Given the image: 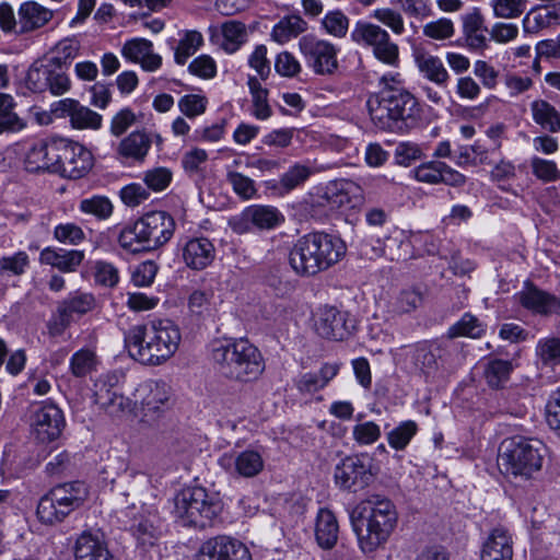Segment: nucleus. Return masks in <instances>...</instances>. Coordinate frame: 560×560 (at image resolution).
I'll list each match as a JSON object with an SVG mask.
<instances>
[{
    "mask_svg": "<svg viewBox=\"0 0 560 560\" xmlns=\"http://www.w3.org/2000/svg\"><path fill=\"white\" fill-rule=\"evenodd\" d=\"M182 340L179 327L168 318H153L125 332L129 355L145 365H160L172 358Z\"/></svg>",
    "mask_w": 560,
    "mask_h": 560,
    "instance_id": "obj_1",
    "label": "nucleus"
},
{
    "mask_svg": "<svg viewBox=\"0 0 560 560\" xmlns=\"http://www.w3.org/2000/svg\"><path fill=\"white\" fill-rule=\"evenodd\" d=\"M347 246L338 236L313 232L296 240L289 253V265L301 277H313L338 264Z\"/></svg>",
    "mask_w": 560,
    "mask_h": 560,
    "instance_id": "obj_2",
    "label": "nucleus"
},
{
    "mask_svg": "<svg viewBox=\"0 0 560 560\" xmlns=\"http://www.w3.org/2000/svg\"><path fill=\"white\" fill-rule=\"evenodd\" d=\"M210 357L218 372L233 382H255L266 369L262 353L247 339L214 340Z\"/></svg>",
    "mask_w": 560,
    "mask_h": 560,
    "instance_id": "obj_3",
    "label": "nucleus"
},
{
    "mask_svg": "<svg viewBox=\"0 0 560 560\" xmlns=\"http://www.w3.org/2000/svg\"><path fill=\"white\" fill-rule=\"evenodd\" d=\"M355 532L364 553L374 552L386 544L398 523L396 505L388 498L372 494L357 506Z\"/></svg>",
    "mask_w": 560,
    "mask_h": 560,
    "instance_id": "obj_4",
    "label": "nucleus"
},
{
    "mask_svg": "<svg viewBox=\"0 0 560 560\" xmlns=\"http://www.w3.org/2000/svg\"><path fill=\"white\" fill-rule=\"evenodd\" d=\"M366 105L374 126L390 132L408 131L419 113L415 96L402 89H384L371 95Z\"/></svg>",
    "mask_w": 560,
    "mask_h": 560,
    "instance_id": "obj_5",
    "label": "nucleus"
},
{
    "mask_svg": "<svg viewBox=\"0 0 560 560\" xmlns=\"http://www.w3.org/2000/svg\"><path fill=\"white\" fill-rule=\"evenodd\" d=\"M175 229V220L170 213L151 211L124 226L117 241L119 246L130 254L153 252L171 241Z\"/></svg>",
    "mask_w": 560,
    "mask_h": 560,
    "instance_id": "obj_6",
    "label": "nucleus"
},
{
    "mask_svg": "<svg viewBox=\"0 0 560 560\" xmlns=\"http://www.w3.org/2000/svg\"><path fill=\"white\" fill-rule=\"evenodd\" d=\"M88 495V487L82 481L57 485L39 499L36 508L37 520L49 526L60 524L83 505Z\"/></svg>",
    "mask_w": 560,
    "mask_h": 560,
    "instance_id": "obj_7",
    "label": "nucleus"
},
{
    "mask_svg": "<svg viewBox=\"0 0 560 560\" xmlns=\"http://www.w3.org/2000/svg\"><path fill=\"white\" fill-rule=\"evenodd\" d=\"M544 445L523 436H513L502 442L499 450L500 469L515 477L529 479L542 467Z\"/></svg>",
    "mask_w": 560,
    "mask_h": 560,
    "instance_id": "obj_8",
    "label": "nucleus"
},
{
    "mask_svg": "<svg viewBox=\"0 0 560 560\" xmlns=\"http://www.w3.org/2000/svg\"><path fill=\"white\" fill-rule=\"evenodd\" d=\"M298 46L306 66L315 74L331 75L337 71L339 49L332 43L308 34L299 39Z\"/></svg>",
    "mask_w": 560,
    "mask_h": 560,
    "instance_id": "obj_9",
    "label": "nucleus"
},
{
    "mask_svg": "<svg viewBox=\"0 0 560 560\" xmlns=\"http://www.w3.org/2000/svg\"><path fill=\"white\" fill-rule=\"evenodd\" d=\"M116 375H105L95 383L94 401L112 418H121L130 413L136 402L125 397L117 387Z\"/></svg>",
    "mask_w": 560,
    "mask_h": 560,
    "instance_id": "obj_10",
    "label": "nucleus"
},
{
    "mask_svg": "<svg viewBox=\"0 0 560 560\" xmlns=\"http://www.w3.org/2000/svg\"><path fill=\"white\" fill-rule=\"evenodd\" d=\"M57 174L77 179L84 176L93 166L92 153L82 144L60 139Z\"/></svg>",
    "mask_w": 560,
    "mask_h": 560,
    "instance_id": "obj_11",
    "label": "nucleus"
},
{
    "mask_svg": "<svg viewBox=\"0 0 560 560\" xmlns=\"http://www.w3.org/2000/svg\"><path fill=\"white\" fill-rule=\"evenodd\" d=\"M135 402L142 407L143 417H160L170 407L171 387L163 381H145L135 390Z\"/></svg>",
    "mask_w": 560,
    "mask_h": 560,
    "instance_id": "obj_12",
    "label": "nucleus"
},
{
    "mask_svg": "<svg viewBox=\"0 0 560 560\" xmlns=\"http://www.w3.org/2000/svg\"><path fill=\"white\" fill-rule=\"evenodd\" d=\"M32 433L42 443L58 439L65 427L62 411L52 404L36 408L31 418Z\"/></svg>",
    "mask_w": 560,
    "mask_h": 560,
    "instance_id": "obj_13",
    "label": "nucleus"
},
{
    "mask_svg": "<svg viewBox=\"0 0 560 560\" xmlns=\"http://www.w3.org/2000/svg\"><path fill=\"white\" fill-rule=\"evenodd\" d=\"M334 478L340 489L358 491L370 483L372 474L364 458L348 456L336 466Z\"/></svg>",
    "mask_w": 560,
    "mask_h": 560,
    "instance_id": "obj_14",
    "label": "nucleus"
},
{
    "mask_svg": "<svg viewBox=\"0 0 560 560\" xmlns=\"http://www.w3.org/2000/svg\"><path fill=\"white\" fill-rule=\"evenodd\" d=\"M197 560H252V555L242 541L217 536L201 545Z\"/></svg>",
    "mask_w": 560,
    "mask_h": 560,
    "instance_id": "obj_15",
    "label": "nucleus"
},
{
    "mask_svg": "<svg viewBox=\"0 0 560 560\" xmlns=\"http://www.w3.org/2000/svg\"><path fill=\"white\" fill-rule=\"evenodd\" d=\"M60 139H45L35 142L25 153L24 166L31 173H56Z\"/></svg>",
    "mask_w": 560,
    "mask_h": 560,
    "instance_id": "obj_16",
    "label": "nucleus"
},
{
    "mask_svg": "<svg viewBox=\"0 0 560 560\" xmlns=\"http://www.w3.org/2000/svg\"><path fill=\"white\" fill-rule=\"evenodd\" d=\"M517 302L527 311L548 316L560 312V300L530 281L524 282L523 289L515 294Z\"/></svg>",
    "mask_w": 560,
    "mask_h": 560,
    "instance_id": "obj_17",
    "label": "nucleus"
},
{
    "mask_svg": "<svg viewBox=\"0 0 560 560\" xmlns=\"http://www.w3.org/2000/svg\"><path fill=\"white\" fill-rule=\"evenodd\" d=\"M220 465L232 475L252 478L260 474L265 466L262 454L253 448L224 454Z\"/></svg>",
    "mask_w": 560,
    "mask_h": 560,
    "instance_id": "obj_18",
    "label": "nucleus"
},
{
    "mask_svg": "<svg viewBox=\"0 0 560 560\" xmlns=\"http://www.w3.org/2000/svg\"><path fill=\"white\" fill-rule=\"evenodd\" d=\"M314 328L317 335L330 340H343L350 334L346 314L332 306L318 308Z\"/></svg>",
    "mask_w": 560,
    "mask_h": 560,
    "instance_id": "obj_19",
    "label": "nucleus"
},
{
    "mask_svg": "<svg viewBox=\"0 0 560 560\" xmlns=\"http://www.w3.org/2000/svg\"><path fill=\"white\" fill-rule=\"evenodd\" d=\"M412 174L418 182L430 185L442 183L459 187L466 183V177L462 173L440 161L422 163L412 170Z\"/></svg>",
    "mask_w": 560,
    "mask_h": 560,
    "instance_id": "obj_20",
    "label": "nucleus"
},
{
    "mask_svg": "<svg viewBox=\"0 0 560 560\" xmlns=\"http://www.w3.org/2000/svg\"><path fill=\"white\" fill-rule=\"evenodd\" d=\"M60 117H69L71 126L75 129L96 130L102 126V115L81 105L73 98H63L55 104L52 109Z\"/></svg>",
    "mask_w": 560,
    "mask_h": 560,
    "instance_id": "obj_21",
    "label": "nucleus"
},
{
    "mask_svg": "<svg viewBox=\"0 0 560 560\" xmlns=\"http://www.w3.org/2000/svg\"><path fill=\"white\" fill-rule=\"evenodd\" d=\"M75 560H117L104 537L97 533H81L73 547Z\"/></svg>",
    "mask_w": 560,
    "mask_h": 560,
    "instance_id": "obj_22",
    "label": "nucleus"
},
{
    "mask_svg": "<svg viewBox=\"0 0 560 560\" xmlns=\"http://www.w3.org/2000/svg\"><path fill=\"white\" fill-rule=\"evenodd\" d=\"M215 258V248L207 237H194L182 247V259L191 270H203Z\"/></svg>",
    "mask_w": 560,
    "mask_h": 560,
    "instance_id": "obj_23",
    "label": "nucleus"
},
{
    "mask_svg": "<svg viewBox=\"0 0 560 560\" xmlns=\"http://www.w3.org/2000/svg\"><path fill=\"white\" fill-rule=\"evenodd\" d=\"M523 28L526 33H537L540 30L553 28L560 25V0L539 4L526 13L523 19Z\"/></svg>",
    "mask_w": 560,
    "mask_h": 560,
    "instance_id": "obj_24",
    "label": "nucleus"
},
{
    "mask_svg": "<svg viewBox=\"0 0 560 560\" xmlns=\"http://www.w3.org/2000/svg\"><path fill=\"white\" fill-rule=\"evenodd\" d=\"M513 538L504 527L493 528L481 548V560H512Z\"/></svg>",
    "mask_w": 560,
    "mask_h": 560,
    "instance_id": "obj_25",
    "label": "nucleus"
},
{
    "mask_svg": "<svg viewBox=\"0 0 560 560\" xmlns=\"http://www.w3.org/2000/svg\"><path fill=\"white\" fill-rule=\"evenodd\" d=\"M152 42L145 38H132L121 48L122 56L133 62H140L145 71H155L162 65L160 55L153 52Z\"/></svg>",
    "mask_w": 560,
    "mask_h": 560,
    "instance_id": "obj_26",
    "label": "nucleus"
},
{
    "mask_svg": "<svg viewBox=\"0 0 560 560\" xmlns=\"http://www.w3.org/2000/svg\"><path fill=\"white\" fill-rule=\"evenodd\" d=\"M18 16L16 33H28L45 26L52 19L54 12L35 1H27L20 5Z\"/></svg>",
    "mask_w": 560,
    "mask_h": 560,
    "instance_id": "obj_27",
    "label": "nucleus"
},
{
    "mask_svg": "<svg viewBox=\"0 0 560 560\" xmlns=\"http://www.w3.org/2000/svg\"><path fill=\"white\" fill-rule=\"evenodd\" d=\"M84 259L82 250H67L62 248L46 247L39 254V261L49 265L62 272H73Z\"/></svg>",
    "mask_w": 560,
    "mask_h": 560,
    "instance_id": "obj_28",
    "label": "nucleus"
},
{
    "mask_svg": "<svg viewBox=\"0 0 560 560\" xmlns=\"http://www.w3.org/2000/svg\"><path fill=\"white\" fill-rule=\"evenodd\" d=\"M151 144V138L147 132L133 131L119 142L117 154L126 161L143 162Z\"/></svg>",
    "mask_w": 560,
    "mask_h": 560,
    "instance_id": "obj_29",
    "label": "nucleus"
},
{
    "mask_svg": "<svg viewBox=\"0 0 560 560\" xmlns=\"http://www.w3.org/2000/svg\"><path fill=\"white\" fill-rule=\"evenodd\" d=\"M197 487L187 488L179 491L174 498V517L183 526L198 527V508L195 499L197 498Z\"/></svg>",
    "mask_w": 560,
    "mask_h": 560,
    "instance_id": "obj_30",
    "label": "nucleus"
},
{
    "mask_svg": "<svg viewBox=\"0 0 560 560\" xmlns=\"http://www.w3.org/2000/svg\"><path fill=\"white\" fill-rule=\"evenodd\" d=\"M339 534V524L335 514L328 509H320L315 522V538L323 549H331Z\"/></svg>",
    "mask_w": 560,
    "mask_h": 560,
    "instance_id": "obj_31",
    "label": "nucleus"
},
{
    "mask_svg": "<svg viewBox=\"0 0 560 560\" xmlns=\"http://www.w3.org/2000/svg\"><path fill=\"white\" fill-rule=\"evenodd\" d=\"M463 33L467 45L472 49H483L487 47V27L485 26V19L478 9L466 13L462 18Z\"/></svg>",
    "mask_w": 560,
    "mask_h": 560,
    "instance_id": "obj_32",
    "label": "nucleus"
},
{
    "mask_svg": "<svg viewBox=\"0 0 560 560\" xmlns=\"http://www.w3.org/2000/svg\"><path fill=\"white\" fill-rule=\"evenodd\" d=\"M443 349L440 343L424 342L416 347L412 354L415 366L425 376H434L439 370L438 359L442 358Z\"/></svg>",
    "mask_w": 560,
    "mask_h": 560,
    "instance_id": "obj_33",
    "label": "nucleus"
},
{
    "mask_svg": "<svg viewBox=\"0 0 560 560\" xmlns=\"http://www.w3.org/2000/svg\"><path fill=\"white\" fill-rule=\"evenodd\" d=\"M339 365L325 363L317 372L301 374L296 381V388L303 394H313L323 389L338 373Z\"/></svg>",
    "mask_w": 560,
    "mask_h": 560,
    "instance_id": "obj_34",
    "label": "nucleus"
},
{
    "mask_svg": "<svg viewBox=\"0 0 560 560\" xmlns=\"http://www.w3.org/2000/svg\"><path fill=\"white\" fill-rule=\"evenodd\" d=\"M415 62L420 73L440 86L446 85L450 75L442 60L423 50L416 51Z\"/></svg>",
    "mask_w": 560,
    "mask_h": 560,
    "instance_id": "obj_35",
    "label": "nucleus"
},
{
    "mask_svg": "<svg viewBox=\"0 0 560 560\" xmlns=\"http://www.w3.org/2000/svg\"><path fill=\"white\" fill-rule=\"evenodd\" d=\"M532 119L542 130L550 133L560 132V113L545 100H535L530 103Z\"/></svg>",
    "mask_w": 560,
    "mask_h": 560,
    "instance_id": "obj_36",
    "label": "nucleus"
},
{
    "mask_svg": "<svg viewBox=\"0 0 560 560\" xmlns=\"http://www.w3.org/2000/svg\"><path fill=\"white\" fill-rule=\"evenodd\" d=\"M198 528L211 526L223 510L222 501L215 495L209 494L205 488L197 487Z\"/></svg>",
    "mask_w": 560,
    "mask_h": 560,
    "instance_id": "obj_37",
    "label": "nucleus"
},
{
    "mask_svg": "<svg viewBox=\"0 0 560 560\" xmlns=\"http://www.w3.org/2000/svg\"><path fill=\"white\" fill-rule=\"evenodd\" d=\"M16 102L11 94L0 93V135L19 132L27 127L26 120L15 112Z\"/></svg>",
    "mask_w": 560,
    "mask_h": 560,
    "instance_id": "obj_38",
    "label": "nucleus"
},
{
    "mask_svg": "<svg viewBox=\"0 0 560 560\" xmlns=\"http://www.w3.org/2000/svg\"><path fill=\"white\" fill-rule=\"evenodd\" d=\"M307 30V22L300 15H287L279 20L272 27L270 37L276 43L283 45Z\"/></svg>",
    "mask_w": 560,
    "mask_h": 560,
    "instance_id": "obj_39",
    "label": "nucleus"
},
{
    "mask_svg": "<svg viewBox=\"0 0 560 560\" xmlns=\"http://www.w3.org/2000/svg\"><path fill=\"white\" fill-rule=\"evenodd\" d=\"M388 32L377 24L359 21L351 31V39L355 44L373 49L376 45L386 39Z\"/></svg>",
    "mask_w": 560,
    "mask_h": 560,
    "instance_id": "obj_40",
    "label": "nucleus"
},
{
    "mask_svg": "<svg viewBox=\"0 0 560 560\" xmlns=\"http://www.w3.org/2000/svg\"><path fill=\"white\" fill-rule=\"evenodd\" d=\"M388 32L377 24L359 21L351 31V39L355 44L373 49L376 45L386 39Z\"/></svg>",
    "mask_w": 560,
    "mask_h": 560,
    "instance_id": "obj_41",
    "label": "nucleus"
},
{
    "mask_svg": "<svg viewBox=\"0 0 560 560\" xmlns=\"http://www.w3.org/2000/svg\"><path fill=\"white\" fill-rule=\"evenodd\" d=\"M248 208L252 213L254 229L260 231L273 230L284 221L283 214L276 207L253 205Z\"/></svg>",
    "mask_w": 560,
    "mask_h": 560,
    "instance_id": "obj_42",
    "label": "nucleus"
},
{
    "mask_svg": "<svg viewBox=\"0 0 560 560\" xmlns=\"http://www.w3.org/2000/svg\"><path fill=\"white\" fill-rule=\"evenodd\" d=\"M81 50V42L75 36L60 39L51 49L49 62L56 66H69L77 58Z\"/></svg>",
    "mask_w": 560,
    "mask_h": 560,
    "instance_id": "obj_43",
    "label": "nucleus"
},
{
    "mask_svg": "<svg viewBox=\"0 0 560 560\" xmlns=\"http://www.w3.org/2000/svg\"><path fill=\"white\" fill-rule=\"evenodd\" d=\"M222 47L229 54H234L247 39L246 26L240 21H226L222 24Z\"/></svg>",
    "mask_w": 560,
    "mask_h": 560,
    "instance_id": "obj_44",
    "label": "nucleus"
},
{
    "mask_svg": "<svg viewBox=\"0 0 560 560\" xmlns=\"http://www.w3.org/2000/svg\"><path fill=\"white\" fill-rule=\"evenodd\" d=\"M485 325L472 314L465 313L462 318L448 328L450 338H480L485 334Z\"/></svg>",
    "mask_w": 560,
    "mask_h": 560,
    "instance_id": "obj_45",
    "label": "nucleus"
},
{
    "mask_svg": "<svg viewBox=\"0 0 560 560\" xmlns=\"http://www.w3.org/2000/svg\"><path fill=\"white\" fill-rule=\"evenodd\" d=\"M512 371L513 365L511 361L491 359L486 365L485 377L490 387L500 388L509 381Z\"/></svg>",
    "mask_w": 560,
    "mask_h": 560,
    "instance_id": "obj_46",
    "label": "nucleus"
},
{
    "mask_svg": "<svg viewBox=\"0 0 560 560\" xmlns=\"http://www.w3.org/2000/svg\"><path fill=\"white\" fill-rule=\"evenodd\" d=\"M133 534L141 545L153 546L161 536L159 517L155 514L141 517V520L133 525Z\"/></svg>",
    "mask_w": 560,
    "mask_h": 560,
    "instance_id": "obj_47",
    "label": "nucleus"
},
{
    "mask_svg": "<svg viewBox=\"0 0 560 560\" xmlns=\"http://www.w3.org/2000/svg\"><path fill=\"white\" fill-rule=\"evenodd\" d=\"M79 210L89 215H93L98 220H106L113 214L114 206L112 201L100 195L83 198L79 202Z\"/></svg>",
    "mask_w": 560,
    "mask_h": 560,
    "instance_id": "obj_48",
    "label": "nucleus"
},
{
    "mask_svg": "<svg viewBox=\"0 0 560 560\" xmlns=\"http://www.w3.org/2000/svg\"><path fill=\"white\" fill-rule=\"evenodd\" d=\"M417 432L418 424L413 420L402 421L387 433L388 445L396 451H402Z\"/></svg>",
    "mask_w": 560,
    "mask_h": 560,
    "instance_id": "obj_49",
    "label": "nucleus"
},
{
    "mask_svg": "<svg viewBox=\"0 0 560 560\" xmlns=\"http://www.w3.org/2000/svg\"><path fill=\"white\" fill-rule=\"evenodd\" d=\"M60 304L66 307L67 312L73 317V315L82 316L93 311L96 306V301L91 293L74 292L60 301Z\"/></svg>",
    "mask_w": 560,
    "mask_h": 560,
    "instance_id": "obj_50",
    "label": "nucleus"
},
{
    "mask_svg": "<svg viewBox=\"0 0 560 560\" xmlns=\"http://www.w3.org/2000/svg\"><path fill=\"white\" fill-rule=\"evenodd\" d=\"M422 303V295L418 290L406 289L400 291L389 303L390 312L397 315L410 313Z\"/></svg>",
    "mask_w": 560,
    "mask_h": 560,
    "instance_id": "obj_51",
    "label": "nucleus"
},
{
    "mask_svg": "<svg viewBox=\"0 0 560 560\" xmlns=\"http://www.w3.org/2000/svg\"><path fill=\"white\" fill-rule=\"evenodd\" d=\"M203 44L202 35L197 31L186 32L183 38L178 42L175 49V62L177 65H185L190 56H192Z\"/></svg>",
    "mask_w": 560,
    "mask_h": 560,
    "instance_id": "obj_52",
    "label": "nucleus"
},
{
    "mask_svg": "<svg viewBox=\"0 0 560 560\" xmlns=\"http://www.w3.org/2000/svg\"><path fill=\"white\" fill-rule=\"evenodd\" d=\"M349 24V18L340 10L327 12L320 21L323 30L336 38H343L347 35Z\"/></svg>",
    "mask_w": 560,
    "mask_h": 560,
    "instance_id": "obj_53",
    "label": "nucleus"
},
{
    "mask_svg": "<svg viewBox=\"0 0 560 560\" xmlns=\"http://www.w3.org/2000/svg\"><path fill=\"white\" fill-rule=\"evenodd\" d=\"M528 0H491L490 7L497 19H517L527 8Z\"/></svg>",
    "mask_w": 560,
    "mask_h": 560,
    "instance_id": "obj_54",
    "label": "nucleus"
},
{
    "mask_svg": "<svg viewBox=\"0 0 560 560\" xmlns=\"http://www.w3.org/2000/svg\"><path fill=\"white\" fill-rule=\"evenodd\" d=\"M529 165L533 175L544 183H551L560 179V170L558 168L557 163L552 160L535 155L530 158Z\"/></svg>",
    "mask_w": 560,
    "mask_h": 560,
    "instance_id": "obj_55",
    "label": "nucleus"
},
{
    "mask_svg": "<svg viewBox=\"0 0 560 560\" xmlns=\"http://www.w3.org/2000/svg\"><path fill=\"white\" fill-rule=\"evenodd\" d=\"M312 174V170L307 165L295 163L289 170L282 174L279 184L280 187L289 192L299 186L303 185Z\"/></svg>",
    "mask_w": 560,
    "mask_h": 560,
    "instance_id": "obj_56",
    "label": "nucleus"
},
{
    "mask_svg": "<svg viewBox=\"0 0 560 560\" xmlns=\"http://www.w3.org/2000/svg\"><path fill=\"white\" fill-rule=\"evenodd\" d=\"M96 366V355L91 349H80L70 359L71 373L77 377H83Z\"/></svg>",
    "mask_w": 560,
    "mask_h": 560,
    "instance_id": "obj_57",
    "label": "nucleus"
},
{
    "mask_svg": "<svg viewBox=\"0 0 560 560\" xmlns=\"http://www.w3.org/2000/svg\"><path fill=\"white\" fill-rule=\"evenodd\" d=\"M226 179L231 184L234 192L242 199L248 200L256 196V185L250 177L236 171L228 170Z\"/></svg>",
    "mask_w": 560,
    "mask_h": 560,
    "instance_id": "obj_58",
    "label": "nucleus"
},
{
    "mask_svg": "<svg viewBox=\"0 0 560 560\" xmlns=\"http://www.w3.org/2000/svg\"><path fill=\"white\" fill-rule=\"evenodd\" d=\"M48 61L46 63H33L25 78L27 89L34 93H40L47 90L49 75Z\"/></svg>",
    "mask_w": 560,
    "mask_h": 560,
    "instance_id": "obj_59",
    "label": "nucleus"
},
{
    "mask_svg": "<svg viewBox=\"0 0 560 560\" xmlns=\"http://www.w3.org/2000/svg\"><path fill=\"white\" fill-rule=\"evenodd\" d=\"M372 52L378 61L386 66L398 68L400 63L399 47L392 40L389 34L386 39H383L381 44L372 49Z\"/></svg>",
    "mask_w": 560,
    "mask_h": 560,
    "instance_id": "obj_60",
    "label": "nucleus"
},
{
    "mask_svg": "<svg viewBox=\"0 0 560 560\" xmlns=\"http://www.w3.org/2000/svg\"><path fill=\"white\" fill-rule=\"evenodd\" d=\"M49 75L47 90L56 96L67 93L71 88V81L65 71L63 66H56L48 61Z\"/></svg>",
    "mask_w": 560,
    "mask_h": 560,
    "instance_id": "obj_61",
    "label": "nucleus"
},
{
    "mask_svg": "<svg viewBox=\"0 0 560 560\" xmlns=\"http://www.w3.org/2000/svg\"><path fill=\"white\" fill-rule=\"evenodd\" d=\"M536 353L545 365L560 364V339L555 337L541 339L537 345Z\"/></svg>",
    "mask_w": 560,
    "mask_h": 560,
    "instance_id": "obj_62",
    "label": "nucleus"
},
{
    "mask_svg": "<svg viewBox=\"0 0 560 560\" xmlns=\"http://www.w3.org/2000/svg\"><path fill=\"white\" fill-rule=\"evenodd\" d=\"M72 322V316L67 312V308L63 307L59 302L56 307V311L52 312L46 324L47 332L50 337H59L63 335V332L70 327Z\"/></svg>",
    "mask_w": 560,
    "mask_h": 560,
    "instance_id": "obj_63",
    "label": "nucleus"
},
{
    "mask_svg": "<svg viewBox=\"0 0 560 560\" xmlns=\"http://www.w3.org/2000/svg\"><path fill=\"white\" fill-rule=\"evenodd\" d=\"M54 237L62 244L79 245L84 241L85 234L78 224L67 222L55 226Z\"/></svg>",
    "mask_w": 560,
    "mask_h": 560,
    "instance_id": "obj_64",
    "label": "nucleus"
}]
</instances>
